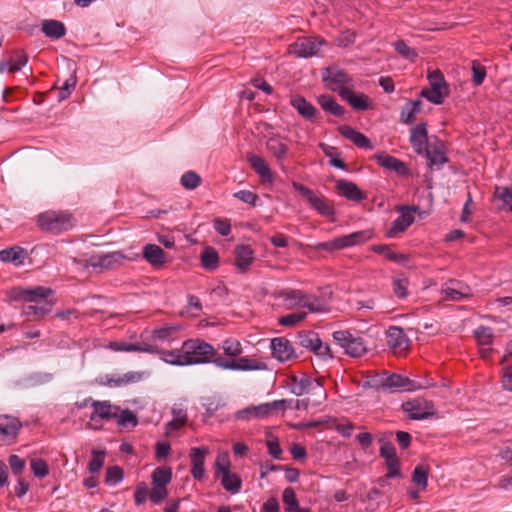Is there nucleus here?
<instances>
[{"mask_svg":"<svg viewBox=\"0 0 512 512\" xmlns=\"http://www.w3.org/2000/svg\"><path fill=\"white\" fill-rule=\"evenodd\" d=\"M291 403L292 400L281 399L257 406H249L237 411L235 413V417L238 420H250L253 418L263 419L274 414L278 410L284 411Z\"/></svg>","mask_w":512,"mask_h":512,"instance_id":"obj_3","label":"nucleus"},{"mask_svg":"<svg viewBox=\"0 0 512 512\" xmlns=\"http://www.w3.org/2000/svg\"><path fill=\"white\" fill-rule=\"evenodd\" d=\"M201 182L200 176L194 171L185 172L180 179L181 185L188 190H193L199 186Z\"/></svg>","mask_w":512,"mask_h":512,"instance_id":"obj_52","label":"nucleus"},{"mask_svg":"<svg viewBox=\"0 0 512 512\" xmlns=\"http://www.w3.org/2000/svg\"><path fill=\"white\" fill-rule=\"evenodd\" d=\"M248 161L252 169L259 175L263 182L272 183L273 176L271 169L264 158L255 154H250L248 155Z\"/></svg>","mask_w":512,"mask_h":512,"instance_id":"obj_32","label":"nucleus"},{"mask_svg":"<svg viewBox=\"0 0 512 512\" xmlns=\"http://www.w3.org/2000/svg\"><path fill=\"white\" fill-rule=\"evenodd\" d=\"M384 380V371L376 372V371H368L365 373L363 377L364 388H374V389H382Z\"/></svg>","mask_w":512,"mask_h":512,"instance_id":"obj_47","label":"nucleus"},{"mask_svg":"<svg viewBox=\"0 0 512 512\" xmlns=\"http://www.w3.org/2000/svg\"><path fill=\"white\" fill-rule=\"evenodd\" d=\"M151 478L152 485L167 487L172 479V469L170 467H157L153 471Z\"/></svg>","mask_w":512,"mask_h":512,"instance_id":"obj_44","label":"nucleus"},{"mask_svg":"<svg viewBox=\"0 0 512 512\" xmlns=\"http://www.w3.org/2000/svg\"><path fill=\"white\" fill-rule=\"evenodd\" d=\"M307 293L298 289L282 290L279 293V298L282 299L283 305L286 309H294L303 307L305 305Z\"/></svg>","mask_w":512,"mask_h":512,"instance_id":"obj_23","label":"nucleus"},{"mask_svg":"<svg viewBox=\"0 0 512 512\" xmlns=\"http://www.w3.org/2000/svg\"><path fill=\"white\" fill-rule=\"evenodd\" d=\"M218 478L221 481V485L227 492L236 494L241 490L242 479L238 474L231 473L230 470H225L224 473L221 474Z\"/></svg>","mask_w":512,"mask_h":512,"instance_id":"obj_35","label":"nucleus"},{"mask_svg":"<svg viewBox=\"0 0 512 512\" xmlns=\"http://www.w3.org/2000/svg\"><path fill=\"white\" fill-rule=\"evenodd\" d=\"M336 188L339 193L348 200L360 202L365 199V194L358 186L348 180L340 179L336 181Z\"/></svg>","mask_w":512,"mask_h":512,"instance_id":"obj_25","label":"nucleus"},{"mask_svg":"<svg viewBox=\"0 0 512 512\" xmlns=\"http://www.w3.org/2000/svg\"><path fill=\"white\" fill-rule=\"evenodd\" d=\"M41 30L47 37L53 39L62 38L66 33L64 24L58 20H45Z\"/></svg>","mask_w":512,"mask_h":512,"instance_id":"obj_38","label":"nucleus"},{"mask_svg":"<svg viewBox=\"0 0 512 512\" xmlns=\"http://www.w3.org/2000/svg\"><path fill=\"white\" fill-rule=\"evenodd\" d=\"M429 467L427 465H417L412 473V481L421 490H425L428 486Z\"/></svg>","mask_w":512,"mask_h":512,"instance_id":"obj_43","label":"nucleus"},{"mask_svg":"<svg viewBox=\"0 0 512 512\" xmlns=\"http://www.w3.org/2000/svg\"><path fill=\"white\" fill-rule=\"evenodd\" d=\"M324 43L319 37H301L289 45L288 51L298 58H309L316 55Z\"/></svg>","mask_w":512,"mask_h":512,"instance_id":"obj_11","label":"nucleus"},{"mask_svg":"<svg viewBox=\"0 0 512 512\" xmlns=\"http://www.w3.org/2000/svg\"><path fill=\"white\" fill-rule=\"evenodd\" d=\"M402 408L412 420H423L436 414L433 403L421 398L404 402Z\"/></svg>","mask_w":512,"mask_h":512,"instance_id":"obj_13","label":"nucleus"},{"mask_svg":"<svg viewBox=\"0 0 512 512\" xmlns=\"http://www.w3.org/2000/svg\"><path fill=\"white\" fill-rule=\"evenodd\" d=\"M338 131L343 137L352 141L357 147L369 150L373 149V145L370 139L352 127L348 125H342L338 127Z\"/></svg>","mask_w":512,"mask_h":512,"instance_id":"obj_26","label":"nucleus"},{"mask_svg":"<svg viewBox=\"0 0 512 512\" xmlns=\"http://www.w3.org/2000/svg\"><path fill=\"white\" fill-rule=\"evenodd\" d=\"M168 496L167 487L153 485L149 492V499L154 504H160Z\"/></svg>","mask_w":512,"mask_h":512,"instance_id":"obj_60","label":"nucleus"},{"mask_svg":"<svg viewBox=\"0 0 512 512\" xmlns=\"http://www.w3.org/2000/svg\"><path fill=\"white\" fill-rule=\"evenodd\" d=\"M333 338L351 357H361L367 352V345L363 338L352 334L349 330L335 331Z\"/></svg>","mask_w":512,"mask_h":512,"instance_id":"obj_7","label":"nucleus"},{"mask_svg":"<svg viewBox=\"0 0 512 512\" xmlns=\"http://www.w3.org/2000/svg\"><path fill=\"white\" fill-rule=\"evenodd\" d=\"M410 143L417 154H423L429 148L426 123H420L411 129Z\"/></svg>","mask_w":512,"mask_h":512,"instance_id":"obj_18","label":"nucleus"},{"mask_svg":"<svg viewBox=\"0 0 512 512\" xmlns=\"http://www.w3.org/2000/svg\"><path fill=\"white\" fill-rule=\"evenodd\" d=\"M216 355L215 348L200 338L185 340L180 349L159 350L160 359L173 366L214 363Z\"/></svg>","mask_w":512,"mask_h":512,"instance_id":"obj_1","label":"nucleus"},{"mask_svg":"<svg viewBox=\"0 0 512 512\" xmlns=\"http://www.w3.org/2000/svg\"><path fill=\"white\" fill-rule=\"evenodd\" d=\"M372 250L377 254L383 255L386 259L396 263H403L406 260V256L404 254L394 252L389 245H373Z\"/></svg>","mask_w":512,"mask_h":512,"instance_id":"obj_45","label":"nucleus"},{"mask_svg":"<svg viewBox=\"0 0 512 512\" xmlns=\"http://www.w3.org/2000/svg\"><path fill=\"white\" fill-rule=\"evenodd\" d=\"M297 340L301 347L313 352L320 338L314 331H300L297 335Z\"/></svg>","mask_w":512,"mask_h":512,"instance_id":"obj_46","label":"nucleus"},{"mask_svg":"<svg viewBox=\"0 0 512 512\" xmlns=\"http://www.w3.org/2000/svg\"><path fill=\"white\" fill-rule=\"evenodd\" d=\"M271 350L273 357L281 362L289 361L295 357L292 344L284 337L272 339Z\"/></svg>","mask_w":512,"mask_h":512,"instance_id":"obj_17","label":"nucleus"},{"mask_svg":"<svg viewBox=\"0 0 512 512\" xmlns=\"http://www.w3.org/2000/svg\"><path fill=\"white\" fill-rule=\"evenodd\" d=\"M28 62V56L23 51H19L16 53V59H10L7 61H2L0 63V72H4L8 70L9 72H18L20 71Z\"/></svg>","mask_w":512,"mask_h":512,"instance_id":"obj_41","label":"nucleus"},{"mask_svg":"<svg viewBox=\"0 0 512 512\" xmlns=\"http://www.w3.org/2000/svg\"><path fill=\"white\" fill-rule=\"evenodd\" d=\"M472 81L475 86H480L485 77H486V69L483 65H481L477 61L472 62Z\"/></svg>","mask_w":512,"mask_h":512,"instance_id":"obj_61","label":"nucleus"},{"mask_svg":"<svg viewBox=\"0 0 512 512\" xmlns=\"http://www.w3.org/2000/svg\"><path fill=\"white\" fill-rule=\"evenodd\" d=\"M31 470L36 477L43 478L49 474V467L42 459H33L31 461Z\"/></svg>","mask_w":512,"mask_h":512,"instance_id":"obj_62","label":"nucleus"},{"mask_svg":"<svg viewBox=\"0 0 512 512\" xmlns=\"http://www.w3.org/2000/svg\"><path fill=\"white\" fill-rule=\"evenodd\" d=\"M234 254L236 268L241 272H245L254 259L252 248L249 245H237Z\"/></svg>","mask_w":512,"mask_h":512,"instance_id":"obj_28","label":"nucleus"},{"mask_svg":"<svg viewBox=\"0 0 512 512\" xmlns=\"http://www.w3.org/2000/svg\"><path fill=\"white\" fill-rule=\"evenodd\" d=\"M222 349L224 353L230 357H237L243 351L241 343L233 338L226 339L222 344Z\"/></svg>","mask_w":512,"mask_h":512,"instance_id":"obj_53","label":"nucleus"},{"mask_svg":"<svg viewBox=\"0 0 512 512\" xmlns=\"http://www.w3.org/2000/svg\"><path fill=\"white\" fill-rule=\"evenodd\" d=\"M323 80L327 83L329 88L333 91H338L345 84L352 81L351 76L343 69L337 67H329L323 74Z\"/></svg>","mask_w":512,"mask_h":512,"instance_id":"obj_16","label":"nucleus"},{"mask_svg":"<svg viewBox=\"0 0 512 512\" xmlns=\"http://www.w3.org/2000/svg\"><path fill=\"white\" fill-rule=\"evenodd\" d=\"M291 392L296 396L312 394L318 396L320 399L326 398V392L320 381L305 375L300 378L296 376L291 377Z\"/></svg>","mask_w":512,"mask_h":512,"instance_id":"obj_9","label":"nucleus"},{"mask_svg":"<svg viewBox=\"0 0 512 512\" xmlns=\"http://www.w3.org/2000/svg\"><path fill=\"white\" fill-rule=\"evenodd\" d=\"M307 317V312L301 311L281 316L278 323L282 326L292 327L304 320Z\"/></svg>","mask_w":512,"mask_h":512,"instance_id":"obj_55","label":"nucleus"},{"mask_svg":"<svg viewBox=\"0 0 512 512\" xmlns=\"http://www.w3.org/2000/svg\"><path fill=\"white\" fill-rule=\"evenodd\" d=\"M208 454L206 448H192L190 451L191 474L194 479L202 480L205 474L204 463Z\"/></svg>","mask_w":512,"mask_h":512,"instance_id":"obj_21","label":"nucleus"},{"mask_svg":"<svg viewBox=\"0 0 512 512\" xmlns=\"http://www.w3.org/2000/svg\"><path fill=\"white\" fill-rule=\"evenodd\" d=\"M22 428V422L13 415L0 414V444L14 443Z\"/></svg>","mask_w":512,"mask_h":512,"instance_id":"obj_12","label":"nucleus"},{"mask_svg":"<svg viewBox=\"0 0 512 512\" xmlns=\"http://www.w3.org/2000/svg\"><path fill=\"white\" fill-rule=\"evenodd\" d=\"M282 500L285 505L286 512H293L294 510L300 508L295 491L291 487H287L284 489Z\"/></svg>","mask_w":512,"mask_h":512,"instance_id":"obj_50","label":"nucleus"},{"mask_svg":"<svg viewBox=\"0 0 512 512\" xmlns=\"http://www.w3.org/2000/svg\"><path fill=\"white\" fill-rule=\"evenodd\" d=\"M77 83V77L75 72H73L63 83V85L59 89L58 99L59 101L67 99L72 91L75 89Z\"/></svg>","mask_w":512,"mask_h":512,"instance_id":"obj_51","label":"nucleus"},{"mask_svg":"<svg viewBox=\"0 0 512 512\" xmlns=\"http://www.w3.org/2000/svg\"><path fill=\"white\" fill-rule=\"evenodd\" d=\"M267 150L271 153V155L277 160L282 170L285 169L283 165V161L285 160L289 148L283 143L280 139L272 137L269 138L266 142Z\"/></svg>","mask_w":512,"mask_h":512,"instance_id":"obj_33","label":"nucleus"},{"mask_svg":"<svg viewBox=\"0 0 512 512\" xmlns=\"http://www.w3.org/2000/svg\"><path fill=\"white\" fill-rule=\"evenodd\" d=\"M142 256L154 269L162 268L167 260L166 253L156 244H146Z\"/></svg>","mask_w":512,"mask_h":512,"instance_id":"obj_20","label":"nucleus"},{"mask_svg":"<svg viewBox=\"0 0 512 512\" xmlns=\"http://www.w3.org/2000/svg\"><path fill=\"white\" fill-rule=\"evenodd\" d=\"M372 238L370 230H361L348 235H343L318 244V247L325 251H335L355 245H360Z\"/></svg>","mask_w":512,"mask_h":512,"instance_id":"obj_6","label":"nucleus"},{"mask_svg":"<svg viewBox=\"0 0 512 512\" xmlns=\"http://www.w3.org/2000/svg\"><path fill=\"white\" fill-rule=\"evenodd\" d=\"M427 78L430 88L422 89L420 96L433 104H442L444 98L449 94V88L443 74L439 70H434L428 74Z\"/></svg>","mask_w":512,"mask_h":512,"instance_id":"obj_5","label":"nucleus"},{"mask_svg":"<svg viewBox=\"0 0 512 512\" xmlns=\"http://www.w3.org/2000/svg\"><path fill=\"white\" fill-rule=\"evenodd\" d=\"M432 380L425 378L423 381L411 380L396 373H388L384 371L383 390L394 392L396 390L415 391L419 389H426L432 386Z\"/></svg>","mask_w":512,"mask_h":512,"instance_id":"obj_4","label":"nucleus"},{"mask_svg":"<svg viewBox=\"0 0 512 512\" xmlns=\"http://www.w3.org/2000/svg\"><path fill=\"white\" fill-rule=\"evenodd\" d=\"M147 376L143 371H129L122 376L117 377L116 384L126 386L142 381Z\"/></svg>","mask_w":512,"mask_h":512,"instance_id":"obj_49","label":"nucleus"},{"mask_svg":"<svg viewBox=\"0 0 512 512\" xmlns=\"http://www.w3.org/2000/svg\"><path fill=\"white\" fill-rule=\"evenodd\" d=\"M201 265L208 271L215 270L219 265V256L215 248L206 247L201 253Z\"/></svg>","mask_w":512,"mask_h":512,"instance_id":"obj_42","label":"nucleus"},{"mask_svg":"<svg viewBox=\"0 0 512 512\" xmlns=\"http://www.w3.org/2000/svg\"><path fill=\"white\" fill-rule=\"evenodd\" d=\"M108 348L116 352H144L158 355L160 350L157 346L128 343L125 341H112L108 344Z\"/></svg>","mask_w":512,"mask_h":512,"instance_id":"obj_19","label":"nucleus"},{"mask_svg":"<svg viewBox=\"0 0 512 512\" xmlns=\"http://www.w3.org/2000/svg\"><path fill=\"white\" fill-rule=\"evenodd\" d=\"M123 469L119 466H110L106 470L105 482L108 485H116L123 480Z\"/></svg>","mask_w":512,"mask_h":512,"instance_id":"obj_54","label":"nucleus"},{"mask_svg":"<svg viewBox=\"0 0 512 512\" xmlns=\"http://www.w3.org/2000/svg\"><path fill=\"white\" fill-rule=\"evenodd\" d=\"M51 311V304L46 300L34 302L23 307V314L32 316L34 320H39Z\"/></svg>","mask_w":512,"mask_h":512,"instance_id":"obj_34","label":"nucleus"},{"mask_svg":"<svg viewBox=\"0 0 512 512\" xmlns=\"http://www.w3.org/2000/svg\"><path fill=\"white\" fill-rule=\"evenodd\" d=\"M408 285L409 281L405 277H398L393 279V291L395 295L400 298H406L408 295Z\"/></svg>","mask_w":512,"mask_h":512,"instance_id":"obj_57","label":"nucleus"},{"mask_svg":"<svg viewBox=\"0 0 512 512\" xmlns=\"http://www.w3.org/2000/svg\"><path fill=\"white\" fill-rule=\"evenodd\" d=\"M474 336L480 345V353L482 354V357H487L491 351V344L493 340L492 329L481 325L474 331Z\"/></svg>","mask_w":512,"mask_h":512,"instance_id":"obj_30","label":"nucleus"},{"mask_svg":"<svg viewBox=\"0 0 512 512\" xmlns=\"http://www.w3.org/2000/svg\"><path fill=\"white\" fill-rule=\"evenodd\" d=\"M126 256L120 251L110 252L103 255H94L87 260V267L95 270L103 271L115 269L122 265Z\"/></svg>","mask_w":512,"mask_h":512,"instance_id":"obj_14","label":"nucleus"},{"mask_svg":"<svg viewBox=\"0 0 512 512\" xmlns=\"http://www.w3.org/2000/svg\"><path fill=\"white\" fill-rule=\"evenodd\" d=\"M317 101L324 111L334 116L342 117L345 113L344 108L330 95H320Z\"/></svg>","mask_w":512,"mask_h":512,"instance_id":"obj_39","label":"nucleus"},{"mask_svg":"<svg viewBox=\"0 0 512 512\" xmlns=\"http://www.w3.org/2000/svg\"><path fill=\"white\" fill-rule=\"evenodd\" d=\"M39 227L47 232L60 234L76 225L75 217L68 211L49 210L38 216Z\"/></svg>","mask_w":512,"mask_h":512,"instance_id":"obj_2","label":"nucleus"},{"mask_svg":"<svg viewBox=\"0 0 512 512\" xmlns=\"http://www.w3.org/2000/svg\"><path fill=\"white\" fill-rule=\"evenodd\" d=\"M214 364L224 370L253 371L263 370L266 368V365L263 362L250 357H239L230 360L218 356L214 359Z\"/></svg>","mask_w":512,"mask_h":512,"instance_id":"obj_10","label":"nucleus"},{"mask_svg":"<svg viewBox=\"0 0 512 512\" xmlns=\"http://www.w3.org/2000/svg\"><path fill=\"white\" fill-rule=\"evenodd\" d=\"M292 186L320 215L325 217H333L335 215L333 206L324 196L315 194L313 190L298 182H293Z\"/></svg>","mask_w":512,"mask_h":512,"instance_id":"obj_8","label":"nucleus"},{"mask_svg":"<svg viewBox=\"0 0 512 512\" xmlns=\"http://www.w3.org/2000/svg\"><path fill=\"white\" fill-rule=\"evenodd\" d=\"M25 258L26 251L19 246H13L0 251V261L2 262H11L15 265H21Z\"/></svg>","mask_w":512,"mask_h":512,"instance_id":"obj_36","label":"nucleus"},{"mask_svg":"<svg viewBox=\"0 0 512 512\" xmlns=\"http://www.w3.org/2000/svg\"><path fill=\"white\" fill-rule=\"evenodd\" d=\"M339 95L342 99L347 101L353 109L365 111L368 109L369 98L365 94H356L348 87H341L339 89Z\"/></svg>","mask_w":512,"mask_h":512,"instance_id":"obj_24","label":"nucleus"},{"mask_svg":"<svg viewBox=\"0 0 512 512\" xmlns=\"http://www.w3.org/2000/svg\"><path fill=\"white\" fill-rule=\"evenodd\" d=\"M104 458H105V452L93 450L92 458L89 461V465H88L89 472L92 474L98 473L103 466Z\"/></svg>","mask_w":512,"mask_h":512,"instance_id":"obj_58","label":"nucleus"},{"mask_svg":"<svg viewBox=\"0 0 512 512\" xmlns=\"http://www.w3.org/2000/svg\"><path fill=\"white\" fill-rule=\"evenodd\" d=\"M426 154L428 166L433 168L434 166L440 167L448 161L445 153L441 150L431 149L430 147L424 152Z\"/></svg>","mask_w":512,"mask_h":512,"instance_id":"obj_48","label":"nucleus"},{"mask_svg":"<svg viewBox=\"0 0 512 512\" xmlns=\"http://www.w3.org/2000/svg\"><path fill=\"white\" fill-rule=\"evenodd\" d=\"M116 418L118 419L117 420L118 425L123 426V427H127V426L135 427L138 423L136 415L128 409L122 410L120 412V414L117 413Z\"/></svg>","mask_w":512,"mask_h":512,"instance_id":"obj_56","label":"nucleus"},{"mask_svg":"<svg viewBox=\"0 0 512 512\" xmlns=\"http://www.w3.org/2000/svg\"><path fill=\"white\" fill-rule=\"evenodd\" d=\"M51 293H52V290L50 288L37 286L34 288L23 289V290H21L19 295L25 301L37 302L42 299H46Z\"/></svg>","mask_w":512,"mask_h":512,"instance_id":"obj_40","label":"nucleus"},{"mask_svg":"<svg viewBox=\"0 0 512 512\" xmlns=\"http://www.w3.org/2000/svg\"><path fill=\"white\" fill-rule=\"evenodd\" d=\"M91 406L93 407V413L90 417L91 420H94L95 417L105 420L114 419L117 417V412L120 410L119 407L113 406L109 401L92 400Z\"/></svg>","mask_w":512,"mask_h":512,"instance_id":"obj_27","label":"nucleus"},{"mask_svg":"<svg viewBox=\"0 0 512 512\" xmlns=\"http://www.w3.org/2000/svg\"><path fill=\"white\" fill-rule=\"evenodd\" d=\"M394 47H395V50L400 54L402 55L403 57H405L406 59H409V60H415L418 56L417 52L415 51V49L409 47L405 41L403 40H398L394 43Z\"/></svg>","mask_w":512,"mask_h":512,"instance_id":"obj_59","label":"nucleus"},{"mask_svg":"<svg viewBox=\"0 0 512 512\" xmlns=\"http://www.w3.org/2000/svg\"><path fill=\"white\" fill-rule=\"evenodd\" d=\"M387 344L394 350H405L408 347V339L402 328L392 326L386 333Z\"/></svg>","mask_w":512,"mask_h":512,"instance_id":"obj_29","label":"nucleus"},{"mask_svg":"<svg viewBox=\"0 0 512 512\" xmlns=\"http://www.w3.org/2000/svg\"><path fill=\"white\" fill-rule=\"evenodd\" d=\"M495 196L499 198L505 205L509 206L512 211V187H497Z\"/></svg>","mask_w":512,"mask_h":512,"instance_id":"obj_64","label":"nucleus"},{"mask_svg":"<svg viewBox=\"0 0 512 512\" xmlns=\"http://www.w3.org/2000/svg\"><path fill=\"white\" fill-rule=\"evenodd\" d=\"M291 106L305 120L315 122L317 119V109L302 96H294L290 99Z\"/></svg>","mask_w":512,"mask_h":512,"instance_id":"obj_22","label":"nucleus"},{"mask_svg":"<svg viewBox=\"0 0 512 512\" xmlns=\"http://www.w3.org/2000/svg\"><path fill=\"white\" fill-rule=\"evenodd\" d=\"M385 463L387 466L386 478H399L402 476L399 458L387 459Z\"/></svg>","mask_w":512,"mask_h":512,"instance_id":"obj_63","label":"nucleus"},{"mask_svg":"<svg viewBox=\"0 0 512 512\" xmlns=\"http://www.w3.org/2000/svg\"><path fill=\"white\" fill-rule=\"evenodd\" d=\"M310 313H327L330 311L329 303L322 297L307 293L305 305Z\"/></svg>","mask_w":512,"mask_h":512,"instance_id":"obj_37","label":"nucleus"},{"mask_svg":"<svg viewBox=\"0 0 512 512\" xmlns=\"http://www.w3.org/2000/svg\"><path fill=\"white\" fill-rule=\"evenodd\" d=\"M374 158L376 159L377 163L380 166L390 171H394L400 175H404L407 173L406 164L403 161L397 159L396 157L390 156L386 153H379L376 154Z\"/></svg>","mask_w":512,"mask_h":512,"instance_id":"obj_31","label":"nucleus"},{"mask_svg":"<svg viewBox=\"0 0 512 512\" xmlns=\"http://www.w3.org/2000/svg\"><path fill=\"white\" fill-rule=\"evenodd\" d=\"M416 209V207L409 206L399 207L398 211L401 213V215L393 221L392 226L387 231V236L392 238L398 233L405 231L410 225H412L414 222L413 213L416 211Z\"/></svg>","mask_w":512,"mask_h":512,"instance_id":"obj_15","label":"nucleus"}]
</instances>
